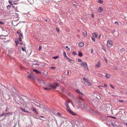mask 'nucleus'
Returning a JSON list of instances; mask_svg holds the SVG:
<instances>
[{
    "mask_svg": "<svg viewBox=\"0 0 127 127\" xmlns=\"http://www.w3.org/2000/svg\"><path fill=\"white\" fill-rule=\"evenodd\" d=\"M105 77L107 79H109L110 77V75L109 74H106L105 76Z\"/></svg>",
    "mask_w": 127,
    "mask_h": 127,
    "instance_id": "nucleus-14",
    "label": "nucleus"
},
{
    "mask_svg": "<svg viewBox=\"0 0 127 127\" xmlns=\"http://www.w3.org/2000/svg\"><path fill=\"white\" fill-rule=\"evenodd\" d=\"M112 44L113 42L112 41L110 40H108L107 41V46L108 47H110L112 46Z\"/></svg>",
    "mask_w": 127,
    "mask_h": 127,
    "instance_id": "nucleus-5",
    "label": "nucleus"
},
{
    "mask_svg": "<svg viewBox=\"0 0 127 127\" xmlns=\"http://www.w3.org/2000/svg\"><path fill=\"white\" fill-rule=\"evenodd\" d=\"M104 87H107V85L106 84H104Z\"/></svg>",
    "mask_w": 127,
    "mask_h": 127,
    "instance_id": "nucleus-46",
    "label": "nucleus"
},
{
    "mask_svg": "<svg viewBox=\"0 0 127 127\" xmlns=\"http://www.w3.org/2000/svg\"><path fill=\"white\" fill-rule=\"evenodd\" d=\"M19 41H22V40H21V37H19Z\"/></svg>",
    "mask_w": 127,
    "mask_h": 127,
    "instance_id": "nucleus-37",
    "label": "nucleus"
},
{
    "mask_svg": "<svg viewBox=\"0 0 127 127\" xmlns=\"http://www.w3.org/2000/svg\"><path fill=\"white\" fill-rule=\"evenodd\" d=\"M66 48H68V47L67 46H66Z\"/></svg>",
    "mask_w": 127,
    "mask_h": 127,
    "instance_id": "nucleus-59",
    "label": "nucleus"
},
{
    "mask_svg": "<svg viewBox=\"0 0 127 127\" xmlns=\"http://www.w3.org/2000/svg\"><path fill=\"white\" fill-rule=\"evenodd\" d=\"M81 66L84 68H88V65L87 63L85 62H82L80 64Z\"/></svg>",
    "mask_w": 127,
    "mask_h": 127,
    "instance_id": "nucleus-7",
    "label": "nucleus"
},
{
    "mask_svg": "<svg viewBox=\"0 0 127 127\" xmlns=\"http://www.w3.org/2000/svg\"><path fill=\"white\" fill-rule=\"evenodd\" d=\"M6 114V115H8V114H10L11 115H12V113H6V114Z\"/></svg>",
    "mask_w": 127,
    "mask_h": 127,
    "instance_id": "nucleus-32",
    "label": "nucleus"
},
{
    "mask_svg": "<svg viewBox=\"0 0 127 127\" xmlns=\"http://www.w3.org/2000/svg\"><path fill=\"white\" fill-rule=\"evenodd\" d=\"M39 117H42V118H44V117L43 116H39Z\"/></svg>",
    "mask_w": 127,
    "mask_h": 127,
    "instance_id": "nucleus-52",
    "label": "nucleus"
},
{
    "mask_svg": "<svg viewBox=\"0 0 127 127\" xmlns=\"http://www.w3.org/2000/svg\"><path fill=\"white\" fill-rule=\"evenodd\" d=\"M104 60H105V62H106V63H107V60L105 58H104Z\"/></svg>",
    "mask_w": 127,
    "mask_h": 127,
    "instance_id": "nucleus-42",
    "label": "nucleus"
},
{
    "mask_svg": "<svg viewBox=\"0 0 127 127\" xmlns=\"http://www.w3.org/2000/svg\"><path fill=\"white\" fill-rule=\"evenodd\" d=\"M100 35L99 36V37H100Z\"/></svg>",
    "mask_w": 127,
    "mask_h": 127,
    "instance_id": "nucleus-60",
    "label": "nucleus"
},
{
    "mask_svg": "<svg viewBox=\"0 0 127 127\" xmlns=\"http://www.w3.org/2000/svg\"><path fill=\"white\" fill-rule=\"evenodd\" d=\"M110 85L112 88L113 89H114L115 88L114 87L112 86L111 84H110Z\"/></svg>",
    "mask_w": 127,
    "mask_h": 127,
    "instance_id": "nucleus-30",
    "label": "nucleus"
},
{
    "mask_svg": "<svg viewBox=\"0 0 127 127\" xmlns=\"http://www.w3.org/2000/svg\"><path fill=\"white\" fill-rule=\"evenodd\" d=\"M83 34L84 37H86L87 36V32L85 30H84L83 32Z\"/></svg>",
    "mask_w": 127,
    "mask_h": 127,
    "instance_id": "nucleus-11",
    "label": "nucleus"
},
{
    "mask_svg": "<svg viewBox=\"0 0 127 127\" xmlns=\"http://www.w3.org/2000/svg\"><path fill=\"white\" fill-rule=\"evenodd\" d=\"M92 17L93 18H94V14H92Z\"/></svg>",
    "mask_w": 127,
    "mask_h": 127,
    "instance_id": "nucleus-38",
    "label": "nucleus"
},
{
    "mask_svg": "<svg viewBox=\"0 0 127 127\" xmlns=\"http://www.w3.org/2000/svg\"><path fill=\"white\" fill-rule=\"evenodd\" d=\"M118 113H117L116 114V115H118Z\"/></svg>",
    "mask_w": 127,
    "mask_h": 127,
    "instance_id": "nucleus-61",
    "label": "nucleus"
},
{
    "mask_svg": "<svg viewBox=\"0 0 127 127\" xmlns=\"http://www.w3.org/2000/svg\"><path fill=\"white\" fill-rule=\"evenodd\" d=\"M17 33L18 34L19 36H20L19 37H21L22 36V34L20 33L19 32L17 31Z\"/></svg>",
    "mask_w": 127,
    "mask_h": 127,
    "instance_id": "nucleus-15",
    "label": "nucleus"
},
{
    "mask_svg": "<svg viewBox=\"0 0 127 127\" xmlns=\"http://www.w3.org/2000/svg\"><path fill=\"white\" fill-rule=\"evenodd\" d=\"M78 52L79 53V54H78V56H80V57H81L82 56V55H83L82 54L81 52L79 51Z\"/></svg>",
    "mask_w": 127,
    "mask_h": 127,
    "instance_id": "nucleus-19",
    "label": "nucleus"
},
{
    "mask_svg": "<svg viewBox=\"0 0 127 127\" xmlns=\"http://www.w3.org/2000/svg\"><path fill=\"white\" fill-rule=\"evenodd\" d=\"M115 24L117 25H119V24L118 22H115Z\"/></svg>",
    "mask_w": 127,
    "mask_h": 127,
    "instance_id": "nucleus-29",
    "label": "nucleus"
},
{
    "mask_svg": "<svg viewBox=\"0 0 127 127\" xmlns=\"http://www.w3.org/2000/svg\"><path fill=\"white\" fill-rule=\"evenodd\" d=\"M124 50V49H122L120 50V51H123Z\"/></svg>",
    "mask_w": 127,
    "mask_h": 127,
    "instance_id": "nucleus-51",
    "label": "nucleus"
},
{
    "mask_svg": "<svg viewBox=\"0 0 127 127\" xmlns=\"http://www.w3.org/2000/svg\"><path fill=\"white\" fill-rule=\"evenodd\" d=\"M98 2L99 3H103V1L102 0H99L98 1Z\"/></svg>",
    "mask_w": 127,
    "mask_h": 127,
    "instance_id": "nucleus-22",
    "label": "nucleus"
},
{
    "mask_svg": "<svg viewBox=\"0 0 127 127\" xmlns=\"http://www.w3.org/2000/svg\"><path fill=\"white\" fill-rule=\"evenodd\" d=\"M67 50H68V51H70V49H69V48H67Z\"/></svg>",
    "mask_w": 127,
    "mask_h": 127,
    "instance_id": "nucleus-53",
    "label": "nucleus"
},
{
    "mask_svg": "<svg viewBox=\"0 0 127 127\" xmlns=\"http://www.w3.org/2000/svg\"><path fill=\"white\" fill-rule=\"evenodd\" d=\"M34 118H36V119H40V120H41V119L40 118H38V117H34Z\"/></svg>",
    "mask_w": 127,
    "mask_h": 127,
    "instance_id": "nucleus-39",
    "label": "nucleus"
},
{
    "mask_svg": "<svg viewBox=\"0 0 127 127\" xmlns=\"http://www.w3.org/2000/svg\"><path fill=\"white\" fill-rule=\"evenodd\" d=\"M111 117L113 118H114V119H116V118L115 117Z\"/></svg>",
    "mask_w": 127,
    "mask_h": 127,
    "instance_id": "nucleus-55",
    "label": "nucleus"
},
{
    "mask_svg": "<svg viewBox=\"0 0 127 127\" xmlns=\"http://www.w3.org/2000/svg\"><path fill=\"white\" fill-rule=\"evenodd\" d=\"M59 84L56 82H55L51 85L50 86V88L51 89H55L56 88L57 86H59Z\"/></svg>",
    "mask_w": 127,
    "mask_h": 127,
    "instance_id": "nucleus-3",
    "label": "nucleus"
},
{
    "mask_svg": "<svg viewBox=\"0 0 127 127\" xmlns=\"http://www.w3.org/2000/svg\"><path fill=\"white\" fill-rule=\"evenodd\" d=\"M28 77L29 78L32 79L34 77V75L32 73H31L28 75Z\"/></svg>",
    "mask_w": 127,
    "mask_h": 127,
    "instance_id": "nucleus-8",
    "label": "nucleus"
},
{
    "mask_svg": "<svg viewBox=\"0 0 127 127\" xmlns=\"http://www.w3.org/2000/svg\"><path fill=\"white\" fill-rule=\"evenodd\" d=\"M20 109H21L22 111L26 112H27V113H30L28 111H26V110L24 108H23L21 107H20Z\"/></svg>",
    "mask_w": 127,
    "mask_h": 127,
    "instance_id": "nucleus-12",
    "label": "nucleus"
},
{
    "mask_svg": "<svg viewBox=\"0 0 127 127\" xmlns=\"http://www.w3.org/2000/svg\"><path fill=\"white\" fill-rule=\"evenodd\" d=\"M8 2L10 4V5H13V4L12 3V2L10 0H9L8 1Z\"/></svg>",
    "mask_w": 127,
    "mask_h": 127,
    "instance_id": "nucleus-24",
    "label": "nucleus"
},
{
    "mask_svg": "<svg viewBox=\"0 0 127 127\" xmlns=\"http://www.w3.org/2000/svg\"><path fill=\"white\" fill-rule=\"evenodd\" d=\"M115 32V31L114 30H113L112 31V32L113 33H114Z\"/></svg>",
    "mask_w": 127,
    "mask_h": 127,
    "instance_id": "nucleus-50",
    "label": "nucleus"
},
{
    "mask_svg": "<svg viewBox=\"0 0 127 127\" xmlns=\"http://www.w3.org/2000/svg\"><path fill=\"white\" fill-rule=\"evenodd\" d=\"M33 71L35 72L37 74L40 73H41V72H40V71H38L37 70L35 69H33Z\"/></svg>",
    "mask_w": 127,
    "mask_h": 127,
    "instance_id": "nucleus-16",
    "label": "nucleus"
},
{
    "mask_svg": "<svg viewBox=\"0 0 127 127\" xmlns=\"http://www.w3.org/2000/svg\"><path fill=\"white\" fill-rule=\"evenodd\" d=\"M98 10L99 12H100L102 11L103 9L101 7H99L98 9Z\"/></svg>",
    "mask_w": 127,
    "mask_h": 127,
    "instance_id": "nucleus-17",
    "label": "nucleus"
},
{
    "mask_svg": "<svg viewBox=\"0 0 127 127\" xmlns=\"http://www.w3.org/2000/svg\"><path fill=\"white\" fill-rule=\"evenodd\" d=\"M84 45V43L82 42H80L78 44L79 46L80 47H82Z\"/></svg>",
    "mask_w": 127,
    "mask_h": 127,
    "instance_id": "nucleus-13",
    "label": "nucleus"
},
{
    "mask_svg": "<svg viewBox=\"0 0 127 127\" xmlns=\"http://www.w3.org/2000/svg\"><path fill=\"white\" fill-rule=\"evenodd\" d=\"M5 114L4 113H2L0 115V116H3Z\"/></svg>",
    "mask_w": 127,
    "mask_h": 127,
    "instance_id": "nucleus-26",
    "label": "nucleus"
},
{
    "mask_svg": "<svg viewBox=\"0 0 127 127\" xmlns=\"http://www.w3.org/2000/svg\"><path fill=\"white\" fill-rule=\"evenodd\" d=\"M15 42L16 45H17L18 43V41H16Z\"/></svg>",
    "mask_w": 127,
    "mask_h": 127,
    "instance_id": "nucleus-48",
    "label": "nucleus"
},
{
    "mask_svg": "<svg viewBox=\"0 0 127 127\" xmlns=\"http://www.w3.org/2000/svg\"><path fill=\"white\" fill-rule=\"evenodd\" d=\"M69 103L70 104H72V102L69 100H67L65 102V105L66 107L67 110L69 113L72 115H76V114L75 113L73 112L70 109V108L68 106Z\"/></svg>",
    "mask_w": 127,
    "mask_h": 127,
    "instance_id": "nucleus-1",
    "label": "nucleus"
},
{
    "mask_svg": "<svg viewBox=\"0 0 127 127\" xmlns=\"http://www.w3.org/2000/svg\"><path fill=\"white\" fill-rule=\"evenodd\" d=\"M4 23L0 21V25H3L4 24Z\"/></svg>",
    "mask_w": 127,
    "mask_h": 127,
    "instance_id": "nucleus-36",
    "label": "nucleus"
},
{
    "mask_svg": "<svg viewBox=\"0 0 127 127\" xmlns=\"http://www.w3.org/2000/svg\"><path fill=\"white\" fill-rule=\"evenodd\" d=\"M100 62L98 61L97 64L95 65V67L96 68H98L100 67Z\"/></svg>",
    "mask_w": 127,
    "mask_h": 127,
    "instance_id": "nucleus-10",
    "label": "nucleus"
},
{
    "mask_svg": "<svg viewBox=\"0 0 127 127\" xmlns=\"http://www.w3.org/2000/svg\"><path fill=\"white\" fill-rule=\"evenodd\" d=\"M76 92L77 93H78L80 94H81L82 95L83 94H82V93L81 92H80V91L78 89H77L76 90Z\"/></svg>",
    "mask_w": 127,
    "mask_h": 127,
    "instance_id": "nucleus-18",
    "label": "nucleus"
},
{
    "mask_svg": "<svg viewBox=\"0 0 127 127\" xmlns=\"http://www.w3.org/2000/svg\"><path fill=\"white\" fill-rule=\"evenodd\" d=\"M45 21L46 22H47V19H45Z\"/></svg>",
    "mask_w": 127,
    "mask_h": 127,
    "instance_id": "nucleus-57",
    "label": "nucleus"
},
{
    "mask_svg": "<svg viewBox=\"0 0 127 127\" xmlns=\"http://www.w3.org/2000/svg\"><path fill=\"white\" fill-rule=\"evenodd\" d=\"M44 89L46 90H50L51 89V88H50L49 87H48V88H44Z\"/></svg>",
    "mask_w": 127,
    "mask_h": 127,
    "instance_id": "nucleus-21",
    "label": "nucleus"
},
{
    "mask_svg": "<svg viewBox=\"0 0 127 127\" xmlns=\"http://www.w3.org/2000/svg\"><path fill=\"white\" fill-rule=\"evenodd\" d=\"M9 110V109L8 108V107H7L6 109L5 110V111L6 112H7L8 110Z\"/></svg>",
    "mask_w": 127,
    "mask_h": 127,
    "instance_id": "nucleus-31",
    "label": "nucleus"
},
{
    "mask_svg": "<svg viewBox=\"0 0 127 127\" xmlns=\"http://www.w3.org/2000/svg\"><path fill=\"white\" fill-rule=\"evenodd\" d=\"M126 125H127V123H126Z\"/></svg>",
    "mask_w": 127,
    "mask_h": 127,
    "instance_id": "nucleus-63",
    "label": "nucleus"
},
{
    "mask_svg": "<svg viewBox=\"0 0 127 127\" xmlns=\"http://www.w3.org/2000/svg\"><path fill=\"white\" fill-rule=\"evenodd\" d=\"M41 46H39V51L41 50Z\"/></svg>",
    "mask_w": 127,
    "mask_h": 127,
    "instance_id": "nucleus-41",
    "label": "nucleus"
},
{
    "mask_svg": "<svg viewBox=\"0 0 127 127\" xmlns=\"http://www.w3.org/2000/svg\"><path fill=\"white\" fill-rule=\"evenodd\" d=\"M56 30L57 32H59V29H58V28H56Z\"/></svg>",
    "mask_w": 127,
    "mask_h": 127,
    "instance_id": "nucleus-34",
    "label": "nucleus"
},
{
    "mask_svg": "<svg viewBox=\"0 0 127 127\" xmlns=\"http://www.w3.org/2000/svg\"><path fill=\"white\" fill-rule=\"evenodd\" d=\"M93 50L92 49H91V53H93Z\"/></svg>",
    "mask_w": 127,
    "mask_h": 127,
    "instance_id": "nucleus-45",
    "label": "nucleus"
},
{
    "mask_svg": "<svg viewBox=\"0 0 127 127\" xmlns=\"http://www.w3.org/2000/svg\"><path fill=\"white\" fill-rule=\"evenodd\" d=\"M92 36L91 37L92 39L94 42H95V38L97 37V35L95 33H92Z\"/></svg>",
    "mask_w": 127,
    "mask_h": 127,
    "instance_id": "nucleus-6",
    "label": "nucleus"
},
{
    "mask_svg": "<svg viewBox=\"0 0 127 127\" xmlns=\"http://www.w3.org/2000/svg\"><path fill=\"white\" fill-rule=\"evenodd\" d=\"M61 90L63 92H64L65 91V89L64 88H63L61 89Z\"/></svg>",
    "mask_w": 127,
    "mask_h": 127,
    "instance_id": "nucleus-33",
    "label": "nucleus"
},
{
    "mask_svg": "<svg viewBox=\"0 0 127 127\" xmlns=\"http://www.w3.org/2000/svg\"><path fill=\"white\" fill-rule=\"evenodd\" d=\"M98 75L99 76H100L101 75L100 74H98Z\"/></svg>",
    "mask_w": 127,
    "mask_h": 127,
    "instance_id": "nucleus-56",
    "label": "nucleus"
},
{
    "mask_svg": "<svg viewBox=\"0 0 127 127\" xmlns=\"http://www.w3.org/2000/svg\"><path fill=\"white\" fill-rule=\"evenodd\" d=\"M22 43H20V44H22Z\"/></svg>",
    "mask_w": 127,
    "mask_h": 127,
    "instance_id": "nucleus-64",
    "label": "nucleus"
},
{
    "mask_svg": "<svg viewBox=\"0 0 127 127\" xmlns=\"http://www.w3.org/2000/svg\"><path fill=\"white\" fill-rule=\"evenodd\" d=\"M72 54L73 55H76L77 54V53L76 52L74 51L72 52Z\"/></svg>",
    "mask_w": 127,
    "mask_h": 127,
    "instance_id": "nucleus-23",
    "label": "nucleus"
},
{
    "mask_svg": "<svg viewBox=\"0 0 127 127\" xmlns=\"http://www.w3.org/2000/svg\"><path fill=\"white\" fill-rule=\"evenodd\" d=\"M58 56H56L54 57H53V58L54 59H56L58 58Z\"/></svg>",
    "mask_w": 127,
    "mask_h": 127,
    "instance_id": "nucleus-27",
    "label": "nucleus"
},
{
    "mask_svg": "<svg viewBox=\"0 0 127 127\" xmlns=\"http://www.w3.org/2000/svg\"><path fill=\"white\" fill-rule=\"evenodd\" d=\"M78 103L79 105L82 108H85L86 105L85 104V101L83 99H79Z\"/></svg>",
    "mask_w": 127,
    "mask_h": 127,
    "instance_id": "nucleus-2",
    "label": "nucleus"
},
{
    "mask_svg": "<svg viewBox=\"0 0 127 127\" xmlns=\"http://www.w3.org/2000/svg\"><path fill=\"white\" fill-rule=\"evenodd\" d=\"M22 49L23 51H26V49H24L23 47L22 48Z\"/></svg>",
    "mask_w": 127,
    "mask_h": 127,
    "instance_id": "nucleus-25",
    "label": "nucleus"
},
{
    "mask_svg": "<svg viewBox=\"0 0 127 127\" xmlns=\"http://www.w3.org/2000/svg\"><path fill=\"white\" fill-rule=\"evenodd\" d=\"M83 80L87 83V84L88 86H91L92 83L90 82V80L86 77H84L83 78Z\"/></svg>",
    "mask_w": 127,
    "mask_h": 127,
    "instance_id": "nucleus-4",
    "label": "nucleus"
},
{
    "mask_svg": "<svg viewBox=\"0 0 127 127\" xmlns=\"http://www.w3.org/2000/svg\"><path fill=\"white\" fill-rule=\"evenodd\" d=\"M119 101L120 102H123V101L122 100H119Z\"/></svg>",
    "mask_w": 127,
    "mask_h": 127,
    "instance_id": "nucleus-40",
    "label": "nucleus"
},
{
    "mask_svg": "<svg viewBox=\"0 0 127 127\" xmlns=\"http://www.w3.org/2000/svg\"><path fill=\"white\" fill-rule=\"evenodd\" d=\"M120 110H122V109H119Z\"/></svg>",
    "mask_w": 127,
    "mask_h": 127,
    "instance_id": "nucleus-62",
    "label": "nucleus"
},
{
    "mask_svg": "<svg viewBox=\"0 0 127 127\" xmlns=\"http://www.w3.org/2000/svg\"><path fill=\"white\" fill-rule=\"evenodd\" d=\"M55 67H51V69H55Z\"/></svg>",
    "mask_w": 127,
    "mask_h": 127,
    "instance_id": "nucleus-49",
    "label": "nucleus"
},
{
    "mask_svg": "<svg viewBox=\"0 0 127 127\" xmlns=\"http://www.w3.org/2000/svg\"><path fill=\"white\" fill-rule=\"evenodd\" d=\"M12 7H13L14 8V9H17V7H15L14 6H12Z\"/></svg>",
    "mask_w": 127,
    "mask_h": 127,
    "instance_id": "nucleus-43",
    "label": "nucleus"
},
{
    "mask_svg": "<svg viewBox=\"0 0 127 127\" xmlns=\"http://www.w3.org/2000/svg\"><path fill=\"white\" fill-rule=\"evenodd\" d=\"M114 69L115 70H117L118 69V68L117 67H115Z\"/></svg>",
    "mask_w": 127,
    "mask_h": 127,
    "instance_id": "nucleus-47",
    "label": "nucleus"
},
{
    "mask_svg": "<svg viewBox=\"0 0 127 127\" xmlns=\"http://www.w3.org/2000/svg\"><path fill=\"white\" fill-rule=\"evenodd\" d=\"M68 59V61H70L71 60V59H70L69 58H67Z\"/></svg>",
    "mask_w": 127,
    "mask_h": 127,
    "instance_id": "nucleus-44",
    "label": "nucleus"
},
{
    "mask_svg": "<svg viewBox=\"0 0 127 127\" xmlns=\"http://www.w3.org/2000/svg\"><path fill=\"white\" fill-rule=\"evenodd\" d=\"M78 61L79 62H81L82 61L81 60L79 59H78Z\"/></svg>",
    "mask_w": 127,
    "mask_h": 127,
    "instance_id": "nucleus-35",
    "label": "nucleus"
},
{
    "mask_svg": "<svg viewBox=\"0 0 127 127\" xmlns=\"http://www.w3.org/2000/svg\"><path fill=\"white\" fill-rule=\"evenodd\" d=\"M79 99H82V97L81 96H79Z\"/></svg>",
    "mask_w": 127,
    "mask_h": 127,
    "instance_id": "nucleus-28",
    "label": "nucleus"
},
{
    "mask_svg": "<svg viewBox=\"0 0 127 127\" xmlns=\"http://www.w3.org/2000/svg\"><path fill=\"white\" fill-rule=\"evenodd\" d=\"M9 7V5H8L7 6V8H8V7Z\"/></svg>",
    "mask_w": 127,
    "mask_h": 127,
    "instance_id": "nucleus-58",
    "label": "nucleus"
},
{
    "mask_svg": "<svg viewBox=\"0 0 127 127\" xmlns=\"http://www.w3.org/2000/svg\"><path fill=\"white\" fill-rule=\"evenodd\" d=\"M31 109L34 113L37 114H38V113L37 112V111L36 110V109L34 108L33 107H32Z\"/></svg>",
    "mask_w": 127,
    "mask_h": 127,
    "instance_id": "nucleus-9",
    "label": "nucleus"
},
{
    "mask_svg": "<svg viewBox=\"0 0 127 127\" xmlns=\"http://www.w3.org/2000/svg\"><path fill=\"white\" fill-rule=\"evenodd\" d=\"M63 55H64V57H66L67 58H68V57L66 55L65 52V51H64L63 52Z\"/></svg>",
    "mask_w": 127,
    "mask_h": 127,
    "instance_id": "nucleus-20",
    "label": "nucleus"
},
{
    "mask_svg": "<svg viewBox=\"0 0 127 127\" xmlns=\"http://www.w3.org/2000/svg\"><path fill=\"white\" fill-rule=\"evenodd\" d=\"M69 73V71H68L67 72V74L68 75Z\"/></svg>",
    "mask_w": 127,
    "mask_h": 127,
    "instance_id": "nucleus-54",
    "label": "nucleus"
}]
</instances>
